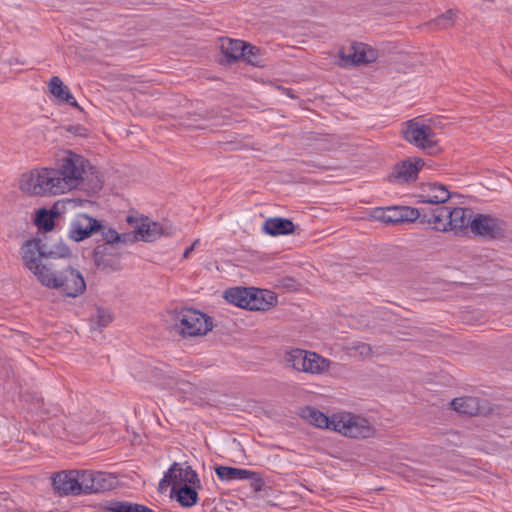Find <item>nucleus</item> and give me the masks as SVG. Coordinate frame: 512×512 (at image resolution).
Wrapping results in <instances>:
<instances>
[{"label": "nucleus", "instance_id": "1", "mask_svg": "<svg viewBox=\"0 0 512 512\" xmlns=\"http://www.w3.org/2000/svg\"><path fill=\"white\" fill-rule=\"evenodd\" d=\"M92 168L82 155L66 151L53 168H42L23 174L22 191L30 195H58L78 188L84 180L86 168Z\"/></svg>", "mask_w": 512, "mask_h": 512}, {"label": "nucleus", "instance_id": "2", "mask_svg": "<svg viewBox=\"0 0 512 512\" xmlns=\"http://www.w3.org/2000/svg\"><path fill=\"white\" fill-rule=\"evenodd\" d=\"M22 259L25 266L34 273L40 281L42 274L48 271L49 266L38 261L37 254L43 258H66L71 255V251L66 245L46 244V235L44 238H33L27 240L21 247Z\"/></svg>", "mask_w": 512, "mask_h": 512}, {"label": "nucleus", "instance_id": "3", "mask_svg": "<svg viewBox=\"0 0 512 512\" xmlns=\"http://www.w3.org/2000/svg\"><path fill=\"white\" fill-rule=\"evenodd\" d=\"M169 316L176 332L184 338L206 335L213 328L212 318L196 309H175Z\"/></svg>", "mask_w": 512, "mask_h": 512}, {"label": "nucleus", "instance_id": "4", "mask_svg": "<svg viewBox=\"0 0 512 512\" xmlns=\"http://www.w3.org/2000/svg\"><path fill=\"white\" fill-rule=\"evenodd\" d=\"M41 284L60 289L68 297H77L86 290V282L82 274L75 268L67 266L61 271H55L49 266L48 271L42 274Z\"/></svg>", "mask_w": 512, "mask_h": 512}, {"label": "nucleus", "instance_id": "5", "mask_svg": "<svg viewBox=\"0 0 512 512\" xmlns=\"http://www.w3.org/2000/svg\"><path fill=\"white\" fill-rule=\"evenodd\" d=\"M402 134L406 141L429 155H436L441 151L436 133L430 125L411 119L406 122V129L402 130Z\"/></svg>", "mask_w": 512, "mask_h": 512}, {"label": "nucleus", "instance_id": "6", "mask_svg": "<svg viewBox=\"0 0 512 512\" xmlns=\"http://www.w3.org/2000/svg\"><path fill=\"white\" fill-rule=\"evenodd\" d=\"M79 479V495L96 494L109 491L116 485V478L106 472L77 470Z\"/></svg>", "mask_w": 512, "mask_h": 512}, {"label": "nucleus", "instance_id": "7", "mask_svg": "<svg viewBox=\"0 0 512 512\" xmlns=\"http://www.w3.org/2000/svg\"><path fill=\"white\" fill-rule=\"evenodd\" d=\"M335 431L350 438L365 439L374 435V427L370 422L352 413H339Z\"/></svg>", "mask_w": 512, "mask_h": 512}, {"label": "nucleus", "instance_id": "8", "mask_svg": "<svg viewBox=\"0 0 512 512\" xmlns=\"http://www.w3.org/2000/svg\"><path fill=\"white\" fill-rule=\"evenodd\" d=\"M471 231L481 238L496 240L505 237V221L487 214H476L471 222Z\"/></svg>", "mask_w": 512, "mask_h": 512}, {"label": "nucleus", "instance_id": "9", "mask_svg": "<svg viewBox=\"0 0 512 512\" xmlns=\"http://www.w3.org/2000/svg\"><path fill=\"white\" fill-rule=\"evenodd\" d=\"M341 66L367 65L378 58V51L367 44L354 42L339 53Z\"/></svg>", "mask_w": 512, "mask_h": 512}, {"label": "nucleus", "instance_id": "10", "mask_svg": "<svg viewBox=\"0 0 512 512\" xmlns=\"http://www.w3.org/2000/svg\"><path fill=\"white\" fill-rule=\"evenodd\" d=\"M424 165V160L421 158L404 159L394 165L391 173L387 176V181L395 184L414 182Z\"/></svg>", "mask_w": 512, "mask_h": 512}, {"label": "nucleus", "instance_id": "11", "mask_svg": "<svg viewBox=\"0 0 512 512\" xmlns=\"http://www.w3.org/2000/svg\"><path fill=\"white\" fill-rule=\"evenodd\" d=\"M419 215L420 209L410 206H391L375 210L376 219L391 225L415 222Z\"/></svg>", "mask_w": 512, "mask_h": 512}, {"label": "nucleus", "instance_id": "12", "mask_svg": "<svg viewBox=\"0 0 512 512\" xmlns=\"http://www.w3.org/2000/svg\"><path fill=\"white\" fill-rule=\"evenodd\" d=\"M126 222L135 229L139 241L153 242L162 235H165L162 225L151 221L148 217L141 216L138 218L128 215Z\"/></svg>", "mask_w": 512, "mask_h": 512}, {"label": "nucleus", "instance_id": "13", "mask_svg": "<svg viewBox=\"0 0 512 512\" xmlns=\"http://www.w3.org/2000/svg\"><path fill=\"white\" fill-rule=\"evenodd\" d=\"M54 492L63 496H79V479L77 470H63L52 476Z\"/></svg>", "mask_w": 512, "mask_h": 512}, {"label": "nucleus", "instance_id": "14", "mask_svg": "<svg viewBox=\"0 0 512 512\" xmlns=\"http://www.w3.org/2000/svg\"><path fill=\"white\" fill-rule=\"evenodd\" d=\"M101 222L88 214L78 215L70 225L68 236L75 242L83 241L99 231Z\"/></svg>", "mask_w": 512, "mask_h": 512}, {"label": "nucleus", "instance_id": "15", "mask_svg": "<svg viewBox=\"0 0 512 512\" xmlns=\"http://www.w3.org/2000/svg\"><path fill=\"white\" fill-rule=\"evenodd\" d=\"M418 221L422 224H428L432 229L439 232L449 231L448 207L447 206H434V207H421Z\"/></svg>", "mask_w": 512, "mask_h": 512}, {"label": "nucleus", "instance_id": "16", "mask_svg": "<svg viewBox=\"0 0 512 512\" xmlns=\"http://www.w3.org/2000/svg\"><path fill=\"white\" fill-rule=\"evenodd\" d=\"M93 260L98 269L118 271L121 269V253L113 246L98 245L93 249Z\"/></svg>", "mask_w": 512, "mask_h": 512}, {"label": "nucleus", "instance_id": "17", "mask_svg": "<svg viewBox=\"0 0 512 512\" xmlns=\"http://www.w3.org/2000/svg\"><path fill=\"white\" fill-rule=\"evenodd\" d=\"M422 192L419 195L420 203L431 204L434 206H441V204L447 202L451 197L447 187L436 182H429L423 184Z\"/></svg>", "mask_w": 512, "mask_h": 512}, {"label": "nucleus", "instance_id": "18", "mask_svg": "<svg viewBox=\"0 0 512 512\" xmlns=\"http://www.w3.org/2000/svg\"><path fill=\"white\" fill-rule=\"evenodd\" d=\"M300 416L318 428H326L332 431H335L336 421L338 419V414H333L331 417H328L320 410L310 406L304 407L301 410Z\"/></svg>", "mask_w": 512, "mask_h": 512}, {"label": "nucleus", "instance_id": "19", "mask_svg": "<svg viewBox=\"0 0 512 512\" xmlns=\"http://www.w3.org/2000/svg\"><path fill=\"white\" fill-rule=\"evenodd\" d=\"M472 215L473 212L469 208L455 207L450 209L448 207L449 221L446 222V225H449V231L471 229Z\"/></svg>", "mask_w": 512, "mask_h": 512}, {"label": "nucleus", "instance_id": "20", "mask_svg": "<svg viewBox=\"0 0 512 512\" xmlns=\"http://www.w3.org/2000/svg\"><path fill=\"white\" fill-rule=\"evenodd\" d=\"M249 310L265 311L277 303V296L269 291L251 287Z\"/></svg>", "mask_w": 512, "mask_h": 512}, {"label": "nucleus", "instance_id": "21", "mask_svg": "<svg viewBox=\"0 0 512 512\" xmlns=\"http://www.w3.org/2000/svg\"><path fill=\"white\" fill-rule=\"evenodd\" d=\"M220 50L225 59L222 62L232 64L241 59L245 51V42L242 40H234L230 38L220 39Z\"/></svg>", "mask_w": 512, "mask_h": 512}, {"label": "nucleus", "instance_id": "22", "mask_svg": "<svg viewBox=\"0 0 512 512\" xmlns=\"http://www.w3.org/2000/svg\"><path fill=\"white\" fill-rule=\"evenodd\" d=\"M292 220L281 217L268 218L263 224V231L271 236L289 235L295 231Z\"/></svg>", "mask_w": 512, "mask_h": 512}, {"label": "nucleus", "instance_id": "23", "mask_svg": "<svg viewBox=\"0 0 512 512\" xmlns=\"http://www.w3.org/2000/svg\"><path fill=\"white\" fill-rule=\"evenodd\" d=\"M49 92L54 95L59 102L67 103L78 110L82 111V107L77 103L67 86L58 76H53L49 81Z\"/></svg>", "mask_w": 512, "mask_h": 512}, {"label": "nucleus", "instance_id": "24", "mask_svg": "<svg viewBox=\"0 0 512 512\" xmlns=\"http://www.w3.org/2000/svg\"><path fill=\"white\" fill-rule=\"evenodd\" d=\"M197 489L200 488L193 485H181L179 487H172L171 497L175 498V500L182 507H192L198 502Z\"/></svg>", "mask_w": 512, "mask_h": 512}, {"label": "nucleus", "instance_id": "25", "mask_svg": "<svg viewBox=\"0 0 512 512\" xmlns=\"http://www.w3.org/2000/svg\"><path fill=\"white\" fill-rule=\"evenodd\" d=\"M59 215V212L55 208L47 210L41 208L35 217V224L39 229L38 238H44L46 233L51 232L55 227V218Z\"/></svg>", "mask_w": 512, "mask_h": 512}, {"label": "nucleus", "instance_id": "26", "mask_svg": "<svg viewBox=\"0 0 512 512\" xmlns=\"http://www.w3.org/2000/svg\"><path fill=\"white\" fill-rule=\"evenodd\" d=\"M173 487H179L181 485H193L201 488V481L198 477L197 472L191 467L186 466L182 468L178 463L177 471L172 474Z\"/></svg>", "mask_w": 512, "mask_h": 512}, {"label": "nucleus", "instance_id": "27", "mask_svg": "<svg viewBox=\"0 0 512 512\" xmlns=\"http://www.w3.org/2000/svg\"><path fill=\"white\" fill-rule=\"evenodd\" d=\"M452 408L458 413L474 416L481 412L480 399L477 397H460L451 401Z\"/></svg>", "mask_w": 512, "mask_h": 512}, {"label": "nucleus", "instance_id": "28", "mask_svg": "<svg viewBox=\"0 0 512 512\" xmlns=\"http://www.w3.org/2000/svg\"><path fill=\"white\" fill-rule=\"evenodd\" d=\"M251 287H234L225 291V299L240 308L249 310Z\"/></svg>", "mask_w": 512, "mask_h": 512}, {"label": "nucleus", "instance_id": "29", "mask_svg": "<svg viewBox=\"0 0 512 512\" xmlns=\"http://www.w3.org/2000/svg\"><path fill=\"white\" fill-rule=\"evenodd\" d=\"M215 473L222 481L246 480L249 476L254 475L253 471L247 469L222 465L215 468Z\"/></svg>", "mask_w": 512, "mask_h": 512}, {"label": "nucleus", "instance_id": "30", "mask_svg": "<svg viewBox=\"0 0 512 512\" xmlns=\"http://www.w3.org/2000/svg\"><path fill=\"white\" fill-rule=\"evenodd\" d=\"M304 372L311 374H321L329 369L330 361L315 352L307 351L305 359Z\"/></svg>", "mask_w": 512, "mask_h": 512}, {"label": "nucleus", "instance_id": "31", "mask_svg": "<svg viewBox=\"0 0 512 512\" xmlns=\"http://www.w3.org/2000/svg\"><path fill=\"white\" fill-rule=\"evenodd\" d=\"M105 509L111 512H153L145 505L121 501H110L105 505Z\"/></svg>", "mask_w": 512, "mask_h": 512}, {"label": "nucleus", "instance_id": "32", "mask_svg": "<svg viewBox=\"0 0 512 512\" xmlns=\"http://www.w3.org/2000/svg\"><path fill=\"white\" fill-rule=\"evenodd\" d=\"M241 59L255 67H263L265 65L264 59L261 56V50L254 45L247 44L246 42L245 51L243 52Z\"/></svg>", "mask_w": 512, "mask_h": 512}, {"label": "nucleus", "instance_id": "33", "mask_svg": "<svg viewBox=\"0 0 512 512\" xmlns=\"http://www.w3.org/2000/svg\"><path fill=\"white\" fill-rule=\"evenodd\" d=\"M307 357V351L302 349H293L287 353V362L297 371L304 372L305 359Z\"/></svg>", "mask_w": 512, "mask_h": 512}, {"label": "nucleus", "instance_id": "34", "mask_svg": "<svg viewBox=\"0 0 512 512\" xmlns=\"http://www.w3.org/2000/svg\"><path fill=\"white\" fill-rule=\"evenodd\" d=\"M91 321L95 322L93 328H104L112 322V315L110 311L103 307H97L96 313L91 316Z\"/></svg>", "mask_w": 512, "mask_h": 512}, {"label": "nucleus", "instance_id": "35", "mask_svg": "<svg viewBox=\"0 0 512 512\" xmlns=\"http://www.w3.org/2000/svg\"><path fill=\"white\" fill-rule=\"evenodd\" d=\"M101 233L102 239L105 241L103 245L113 246L117 244L120 240V233H118L114 228L107 227L101 223V228L99 231Z\"/></svg>", "mask_w": 512, "mask_h": 512}, {"label": "nucleus", "instance_id": "36", "mask_svg": "<svg viewBox=\"0 0 512 512\" xmlns=\"http://www.w3.org/2000/svg\"><path fill=\"white\" fill-rule=\"evenodd\" d=\"M177 468H178V463L177 462H174L170 466L168 471L165 473L164 477L159 482V490L160 491L165 490L170 485L173 487V481L174 480L172 479V474L174 473V471H177Z\"/></svg>", "mask_w": 512, "mask_h": 512}, {"label": "nucleus", "instance_id": "37", "mask_svg": "<svg viewBox=\"0 0 512 512\" xmlns=\"http://www.w3.org/2000/svg\"><path fill=\"white\" fill-rule=\"evenodd\" d=\"M253 474L247 480H251L250 486L255 492H260L264 488V480L258 472L253 471Z\"/></svg>", "mask_w": 512, "mask_h": 512}, {"label": "nucleus", "instance_id": "38", "mask_svg": "<svg viewBox=\"0 0 512 512\" xmlns=\"http://www.w3.org/2000/svg\"><path fill=\"white\" fill-rule=\"evenodd\" d=\"M139 241L138 237L136 235L135 229L130 232L120 233V240L118 243L124 244V245H130L134 244L135 242Z\"/></svg>", "mask_w": 512, "mask_h": 512}, {"label": "nucleus", "instance_id": "39", "mask_svg": "<svg viewBox=\"0 0 512 512\" xmlns=\"http://www.w3.org/2000/svg\"><path fill=\"white\" fill-rule=\"evenodd\" d=\"M352 349L358 352L359 355L362 357H369L372 355V348L367 343L359 342L356 345H354Z\"/></svg>", "mask_w": 512, "mask_h": 512}, {"label": "nucleus", "instance_id": "40", "mask_svg": "<svg viewBox=\"0 0 512 512\" xmlns=\"http://www.w3.org/2000/svg\"><path fill=\"white\" fill-rule=\"evenodd\" d=\"M430 25L434 26L437 29H447L451 27V25H448L447 20H442V15L431 21Z\"/></svg>", "mask_w": 512, "mask_h": 512}, {"label": "nucleus", "instance_id": "41", "mask_svg": "<svg viewBox=\"0 0 512 512\" xmlns=\"http://www.w3.org/2000/svg\"><path fill=\"white\" fill-rule=\"evenodd\" d=\"M67 131H69L75 135H78V136H86L87 135V130L80 125L69 126L67 128Z\"/></svg>", "mask_w": 512, "mask_h": 512}, {"label": "nucleus", "instance_id": "42", "mask_svg": "<svg viewBox=\"0 0 512 512\" xmlns=\"http://www.w3.org/2000/svg\"><path fill=\"white\" fill-rule=\"evenodd\" d=\"M456 17V13L453 10H448L444 14H442V20H447L448 25H453L454 19Z\"/></svg>", "mask_w": 512, "mask_h": 512}, {"label": "nucleus", "instance_id": "43", "mask_svg": "<svg viewBox=\"0 0 512 512\" xmlns=\"http://www.w3.org/2000/svg\"><path fill=\"white\" fill-rule=\"evenodd\" d=\"M9 499V494L8 492H1L0 491V502L1 501H7Z\"/></svg>", "mask_w": 512, "mask_h": 512}, {"label": "nucleus", "instance_id": "44", "mask_svg": "<svg viewBox=\"0 0 512 512\" xmlns=\"http://www.w3.org/2000/svg\"><path fill=\"white\" fill-rule=\"evenodd\" d=\"M46 244H50V245H60L56 240H55V241H52L51 236H48L47 234H46Z\"/></svg>", "mask_w": 512, "mask_h": 512}, {"label": "nucleus", "instance_id": "45", "mask_svg": "<svg viewBox=\"0 0 512 512\" xmlns=\"http://www.w3.org/2000/svg\"><path fill=\"white\" fill-rule=\"evenodd\" d=\"M192 252V249L190 247H187L183 253V258H188L189 255L191 254Z\"/></svg>", "mask_w": 512, "mask_h": 512}, {"label": "nucleus", "instance_id": "46", "mask_svg": "<svg viewBox=\"0 0 512 512\" xmlns=\"http://www.w3.org/2000/svg\"><path fill=\"white\" fill-rule=\"evenodd\" d=\"M200 243L199 239H196L189 247L192 249V251L195 249L196 246Z\"/></svg>", "mask_w": 512, "mask_h": 512}, {"label": "nucleus", "instance_id": "47", "mask_svg": "<svg viewBox=\"0 0 512 512\" xmlns=\"http://www.w3.org/2000/svg\"><path fill=\"white\" fill-rule=\"evenodd\" d=\"M200 243L199 239H196L189 247L192 249V251L195 249L196 246Z\"/></svg>", "mask_w": 512, "mask_h": 512}, {"label": "nucleus", "instance_id": "48", "mask_svg": "<svg viewBox=\"0 0 512 512\" xmlns=\"http://www.w3.org/2000/svg\"><path fill=\"white\" fill-rule=\"evenodd\" d=\"M200 243L199 239H196L189 247L192 249V251L195 249L196 246Z\"/></svg>", "mask_w": 512, "mask_h": 512}, {"label": "nucleus", "instance_id": "49", "mask_svg": "<svg viewBox=\"0 0 512 512\" xmlns=\"http://www.w3.org/2000/svg\"><path fill=\"white\" fill-rule=\"evenodd\" d=\"M102 188V182L97 181V183L93 186V189L100 190Z\"/></svg>", "mask_w": 512, "mask_h": 512}, {"label": "nucleus", "instance_id": "50", "mask_svg": "<svg viewBox=\"0 0 512 512\" xmlns=\"http://www.w3.org/2000/svg\"><path fill=\"white\" fill-rule=\"evenodd\" d=\"M176 384H177V382H176V381H174V379H172L171 381L167 382V385H168V386H171V387H172L173 385H176Z\"/></svg>", "mask_w": 512, "mask_h": 512}]
</instances>
